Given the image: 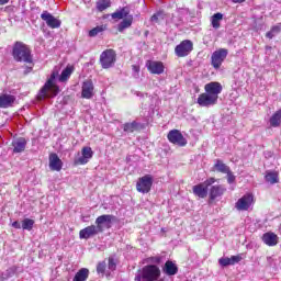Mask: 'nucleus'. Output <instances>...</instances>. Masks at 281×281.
<instances>
[{"label":"nucleus","mask_w":281,"mask_h":281,"mask_svg":"<svg viewBox=\"0 0 281 281\" xmlns=\"http://www.w3.org/2000/svg\"><path fill=\"white\" fill-rule=\"evenodd\" d=\"M213 183H216V179L209 178L204 182L193 186V194H195V196H199V199H205V196H207V188H210V186H213Z\"/></svg>","instance_id":"8"},{"label":"nucleus","mask_w":281,"mask_h":281,"mask_svg":"<svg viewBox=\"0 0 281 281\" xmlns=\"http://www.w3.org/2000/svg\"><path fill=\"white\" fill-rule=\"evenodd\" d=\"M161 16H164V14H162L161 12L155 13V14L150 18L151 23H159V19H161Z\"/></svg>","instance_id":"38"},{"label":"nucleus","mask_w":281,"mask_h":281,"mask_svg":"<svg viewBox=\"0 0 281 281\" xmlns=\"http://www.w3.org/2000/svg\"><path fill=\"white\" fill-rule=\"evenodd\" d=\"M161 276V270L159 267L155 265H149L143 267V269L138 270L135 274V281H157Z\"/></svg>","instance_id":"2"},{"label":"nucleus","mask_w":281,"mask_h":281,"mask_svg":"<svg viewBox=\"0 0 281 281\" xmlns=\"http://www.w3.org/2000/svg\"><path fill=\"white\" fill-rule=\"evenodd\" d=\"M97 8H98L99 12H104V10H106V8H111V2L106 1V0H102L97 3Z\"/></svg>","instance_id":"35"},{"label":"nucleus","mask_w":281,"mask_h":281,"mask_svg":"<svg viewBox=\"0 0 281 281\" xmlns=\"http://www.w3.org/2000/svg\"><path fill=\"white\" fill-rule=\"evenodd\" d=\"M218 102L213 95L204 92L198 97L199 106H214Z\"/></svg>","instance_id":"16"},{"label":"nucleus","mask_w":281,"mask_h":281,"mask_svg":"<svg viewBox=\"0 0 281 281\" xmlns=\"http://www.w3.org/2000/svg\"><path fill=\"white\" fill-rule=\"evenodd\" d=\"M223 21V13H215L211 16V25L214 30L221 27V22Z\"/></svg>","instance_id":"26"},{"label":"nucleus","mask_w":281,"mask_h":281,"mask_svg":"<svg viewBox=\"0 0 281 281\" xmlns=\"http://www.w3.org/2000/svg\"><path fill=\"white\" fill-rule=\"evenodd\" d=\"M115 261L113 260V258L109 259V263H108V269H110L111 271H115Z\"/></svg>","instance_id":"42"},{"label":"nucleus","mask_w":281,"mask_h":281,"mask_svg":"<svg viewBox=\"0 0 281 281\" xmlns=\"http://www.w3.org/2000/svg\"><path fill=\"white\" fill-rule=\"evenodd\" d=\"M14 102H16V97L8 93L0 94V109H10L14 106Z\"/></svg>","instance_id":"17"},{"label":"nucleus","mask_w":281,"mask_h":281,"mask_svg":"<svg viewBox=\"0 0 281 281\" xmlns=\"http://www.w3.org/2000/svg\"><path fill=\"white\" fill-rule=\"evenodd\" d=\"M89 278V269L81 268L74 277L72 281H87Z\"/></svg>","instance_id":"25"},{"label":"nucleus","mask_w":281,"mask_h":281,"mask_svg":"<svg viewBox=\"0 0 281 281\" xmlns=\"http://www.w3.org/2000/svg\"><path fill=\"white\" fill-rule=\"evenodd\" d=\"M280 124H281V109L270 117V126H273V128H278Z\"/></svg>","instance_id":"28"},{"label":"nucleus","mask_w":281,"mask_h":281,"mask_svg":"<svg viewBox=\"0 0 281 281\" xmlns=\"http://www.w3.org/2000/svg\"><path fill=\"white\" fill-rule=\"evenodd\" d=\"M204 89H205V93L218 100V94L221 93V91H223V86H221V83L216 81H213V82L206 83Z\"/></svg>","instance_id":"15"},{"label":"nucleus","mask_w":281,"mask_h":281,"mask_svg":"<svg viewBox=\"0 0 281 281\" xmlns=\"http://www.w3.org/2000/svg\"><path fill=\"white\" fill-rule=\"evenodd\" d=\"M265 179L267 181V183H278L279 178H278V173L276 171H268L265 176Z\"/></svg>","instance_id":"32"},{"label":"nucleus","mask_w":281,"mask_h":281,"mask_svg":"<svg viewBox=\"0 0 281 281\" xmlns=\"http://www.w3.org/2000/svg\"><path fill=\"white\" fill-rule=\"evenodd\" d=\"M227 189H225V187L223 186H213L210 189V199L211 201H214L215 199H218V196H223V194H225Z\"/></svg>","instance_id":"20"},{"label":"nucleus","mask_w":281,"mask_h":281,"mask_svg":"<svg viewBox=\"0 0 281 281\" xmlns=\"http://www.w3.org/2000/svg\"><path fill=\"white\" fill-rule=\"evenodd\" d=\"M93 81L87 80L82 83L81 98L91 100L93 98Z\"/></svg>","instance_id":"18"},{"label":"nucleus","mask_w":281,"mask_h":281,"mask_svg":"<svg viewBox=\"0 0 281 281\" xmlns=\"http://www.w3.org/2000/svg\"><path fill=\"white\" fill-rule=\"evenodd\" d=\"M41 19L42 21H45L47 27H50V30H58V27L63 25V22L48 11H43L41 14Z\"/></svg>","instance_id":"10"},{"label":"nucleus","mask_w":281,"mask_h":281,"mask_svg":"<svg viewBox=\"0 0 281 281\" xmlns=\"http://www.w3.org/2000/svg\"><path fill=\"white\" fill-rule=\"evenodd\" d=\"M123 131L125 133H135V131H139V123L133 121L132 123H125L123 125Z\"/></svg>","instance_id":"29"},{"label":"nucleus","mask_w":281,"mask_h":281,"mask_svg":"<svg viewBox=\"0 0 281 281\" xmlns=\"http://www.w3.org/2000/svg\"><path fill=\"white\" fill-rule=\"evenodd\" d=\"M151 188H153V176L150 175L143 176L142 178L138 179L136 183V190L142 194H148Z\"/></svg>","instance_id":"9"},{"label":"nucleus","mask_w":281,"mask_h":281,"mask_svg":"<svg viewBox=\"0 0 281 281\" xmlns=\"http://www.w3.org/2000/svg\"><path fill=\"white\" fill-rule=\"evenodd\" d=\"M33 227H34V220L24 218L22 221V229H26L27 232H32Z\"/></svg>","instance_id":"34"},{"label":"nucleus","mask_w":281,"mask_h":281,"mask_svg":"<svg viewBox=\"0 0 281 281\" xmlns=\"http://www.w3.org/2000/svg\"><path fill=\"white\" fill-rule=\"evenodd\" d=\"M233 3H245V0H232Z\"/></svg>","instance_id":"45"},{"label":"nucleus","mask_w":281,"mask_h":281,"mask_svg":"<svg viewBox=\"0 0 281 281\" xmlns=\"http://www.w3.org/2000/svg\"><path fill=\"white\" fill-rule=\"evenodd\" d=\"M56 76H58V71L54 70L49 79L40 90L38 100H45V98H54V95L58 94V86L54 83V80H56Z\"/></svg>","instance_id":"3"},{"label":"nucleus","mask_w":281,"mask_h":281,"mask_svg":"<svg viewBox=\"0 0 281 281\" xmlns=\"http://www.w3.org/2000/svg\"><path fill=\"white\" fill-rule=\"evenodd\" d=\"M169 142L176 146H187L188 139L183 137V134L179 130H171L167 135Z\"/></svg>","instance_id":"11"},{"label":"nucleus","mask_w":281,"mask_h":281,"mask_svg":"<svg viewBox=\"0 0 281 281\" xmlns=\"http://www.w3.org/2000/svg\"><path fill=\"white\" fill-rule=\"evenodd\" d=\"M218 262L221 265V267H229L232 266V261L228 257H222L218 259Z\"/></svg>","instance_id":"37"},{"label":"nucleus","mask_w":281,"mask_h":281,"mask_svg":"<svg viewBox=\"0 0 281 281\" xmlns=\"http://www.w3.org/2000/svg\"><path fill=\"white\" fill-rule=\"evenodd\" d=\"M115 221V216L113 215H100L95 220V225H90L79 232V238L81 240H89V238H93V236H98V234H102L104 232L105 225L106 227H111V223Z\"/></svg>","instance_id":"1"},{"label":"nucleus","mask_w":281,"mask_h":281,"mask_svg":"<svg viewBox=\"0 0 281 281\" xmlns=\"http://www.w3.org/2000/svg\"><path fill=\"white\" fill-rule=\"evenodd\" d=\"M104 271H106V263L101 262L97 266V272L98 273H104Z\"/></svg>","instance_id":"40"},{"label":"nucleus","mask_w":281,"mask_h":281,"mask_svg":"<svg viewBox=\"0 0 281 281\" xmlns=\"http://www.w3.org/2000/svg\"><path fill=\"white\" fill-rule=\"evenodd\" d=\"M231 265H238L240 260H243V257L240 255L232 256L231 258Z\"/></svg>","instance_id":"39"},{"label":"nucleus","mask_w":281,"mask_h":281,"mask_svg":"<svg viewBox=\"0 0 281 281\" xmlns=\"http://www.w3.org/2000/svg\"><path fill=\"white\" fill-rule=\"evenodd\" d=\"M262 241L265 245H268V247H276V245H278V235L274 233H265L262 236Z\"/></svg>","instance_id":"22"},{"label":"nucleus","mask_w":281,"mask_h":281,"mask_svg":"<svg viewBox=\"0 0 281 281\" xmlns=\"http://www.w3.org/2000/svg\"><path fill=\"white\" fill-rule=\"evenodd\" d=\"M7 3H10V0H0V5H5Z\"/></svg>","instance_id":"44"},{"label":"nucleus","mask_w":281,"mask_h":281,"mask_svg":"<svg viewBox=\"0 0 281 281\" xmlns=\"http://www.w3.org/2000/svg\"><path fill=\"white\" fill-rule=\"evenodd\" d=\"M194 49V44L190 40L182 41L175 48V54L178 58H186Z\"/></svg>","instance_id":"6"},{"label":"nucleus","mask_w":281,"mask_h":281,"mask_svg":"<svg viewBox=\"0 0 281 281\" xmlns=\"http://www.w3.org/2000/svg\"><path fill=\"white\" fill-rule=\"evenodd\" d=\"M104 30H106V26H104V25L95 26L89 31V36L91 38H93V37L98 36V34H101V32H104Z\"/></svg>","instance_id":"33"},{"label":"nucleus","mask_w":281,"mask_h":281,"mask_svg":"<svg viewBox=\"0 0 281 281\" xmlns=\"http://www.w3.org/2000/svg\"><path fill=\"white\" fill-rule=\"evenodd\" d=\"M130 12L128 8H122L121 10L112 13V19H126L128 18Z\"/></svg>","instance_id":"30"},{"label":"nucleus","mask_w":281,"mask_h":281,"mask_svg":"<svg viewBox=\"0 0 281 281\" xmlns=\"http://www.w3.org/2000/svg\"><path fill=\"white\" fill-rule=\"evenodd\" d=\"M49 168L55 172H60L63 170V160H60L57 154L49 155Z\"/></svg>","instance_id":"19"},{"label":"nucleus","mask_w":281,"mask_h":281,"mask_svg":"<svg viewBox=\"0 0 281 281\" xmlns=\"http://www.w3.org/2000/svg\"><path fill=\"white\" fill-rule=\"evenodd\" d=\"M25 146H27V140L23 137L15 138L12 142L13 153H23Z\"/></svg>","instance_id":"21"},{"label":"nucleus","mask_w":281,"mask_h":281,"mask_svg":"<svg viewBox=\"0 0 281 281\" xmlns=\"http://www.w3.org/2000/svg\"><path fill=\"white\" fill-rule=\"evenodd\" d=\"M251 203H254V195L245 194L241 196L235 204L236 210L239 212H247L249 207H251Z\"/></svg>","instance_id":"13"},{"label":"nucleus","mask_w":281,"mask_h":281,"mask_svg":"<svg viewBox=\"0 0 281 281\" xmlns=\"http://www.w3.org/2000/svg\"><path fill=\"white\" fill-rule=\"evenodd\" d=\"M116 54L113 49H105L100 55V64L102 69H111L115 65Z\"/></svg>","instance_id":"5"},{"label":"nucleus","mask_w":281,"mask_h":281,"mask_svg":"<svg viewBox=\"0 0 281 281\" xmlns=\"http://www.w3.org/2000/svg\"><path fill=\"white\" fill-rule=\"evenodd\" d=\"M281 26H273L270 32L266 34L267 38H273L276 34H280Z\"/></svg>","instance_id":"36"},{"label":"nucleus","mask_w":281,"mask_h":281,"mask_svg":"<svg viewBox=\"0 0 281 281\" xmlns=\"http://www.w3.org/2000/svg\"><path fill=\"white\" fill-rule=\"evenodd\" d=\"M133 25V15H128L127 18H124L123 21L117 25L119 32H124L125 30H128Z\"/></svg>","instance_id":"24"},{"label":"nucleus","mask_w":281,"mask_h":281,"mask_svg":"<svg viewBox=\"0 0 281 281\" xmlns=\"http://www.w3.org/2000/svg\"><path fill=\"white\" fill-rule=\"evenodd\" d=\"M227 54L229 52L227 48H220L215 52H213L211 56V65L214 69H221V65L225 61V58H227Z\"/></svg>","instance_id":"7"},{"label":"nucleus","mask_w":281,"mask_h":281,"mask_svg":"<svg viewBox=\"0 0 281 281\" xmlns=\"http://www.w3.org/2000/svg\"><path fill=\"white\" fill-rule=\"evenodd\" d=\"M214 168L215 170H217V172H222L223 175H227V172L231 171L229 167L225 165L222 160H216Z\"/></svg>","instance_id":"31"},{"label":"nucleus","mask_w":281,"mask_h":281,"mask_svg":"<svg viewBox=\"0 0 281 281\" xmlns=\"http://www.w3.org/2000/svg\"><path fill=\"white\" fill-rule=\"evenodd\" d=\"M71 74H74V68L71 66H67L59 76L58 80L59 82H66V80H69L71 77Z\"/></svg>","instance_id":"27"},{"label":"nucleus","mask_w":281,"mask_h":281,"mask_svg":"<svg viewBox=\"0 0 281 281\" xmlns=\"http://www.w3.org/2000/svg\"><path fill=\"white\" fill-rule=\"evenodd\" d=\"M133 69H134L135 71H139V67H137V66H133Z\"/></svg>","instance_id":"46"},{"label":"nucleus","mask_w":281,"mask_h":281,"mask_svg":"<svg viewBox=\"0 0 281 281\" xmlns=\"http://www.w3.org/2000/svg\"><path fill=\"white\" fill-rule=\"evenodd\" d=\"M13 58L18 63H32V53L27 45L16 42L13 46Z\"/></svg>","instance_id":"4"},{"label":"nucleus","mask_w":281,"mask_h":281,"mask_svg":"<svg viewBox=\"0 0 281 281\" xmlns=\"http://www.w3.org/2000/svg\"><path fill=\"white\" fill-rule=\"evenodd\" d=\"M146 67L149 72L155 74L156 76H161V74H164V70L166 69L164 63L155 60H147Z\"/></svg>","instance_id":"14"},{"label":"nucleus","mask_w":281,"mask_h":281,"mask_svg":"<svg viewBox=\"0 0 281 281\" xmlns=\"http://www.w3.org/2000/svg\"><path fill=\"white\" fill-rule=\"evenodd\" d=\"M12 227H14V229H21V227L23 226H21V223H19V221H15L12 223Z\"/></svg>","instance_id":"43"},{"label":"nucleus","mask_w":281,"mask_h":281,"mask_svg":"<svg viewBox=\"0 0 281 281\" xmlns=\"http://www.w3.org/2000/svg\"><path fill=\"white\" fill-rule=\"evenodd\" d=\"M92 158H93V149H91V147H83L81 149V155L75 158V165L85 166L86 164H89L90 159Z\"/></svg>","instance_id":"12"},{"label":"nucleus","mask_w":281,"mask_h":281,"mask_svg":"<svg viewBox=\"0 0 281 281\" xmlns=\"http://www.w3.org/2000/svg\"><path fill=\"white\" fill-rule=\"evenodd\" d=\"M227 175V182L228 183H234V181H236V176H234V173L231 171L226 172Z\"/></svg>","instance_id":"41"},{"label":"nucleus","mask_w":281,"mask_h":281,"mask_svg":"<svg viewBox=\"0 0 281 281\" xmlns=\"http://www.w3.org/2000/svg\"><path fill=\"white\" fill-rule=\"evenodd\" d=\"M164 271L167 276H177V273H179V268L175 262L168 260L165 263Z\"/></svg>","instance_id":"23"}]
</instances>
